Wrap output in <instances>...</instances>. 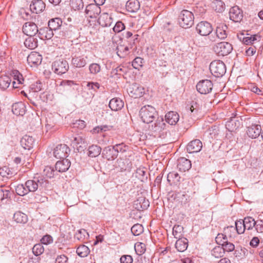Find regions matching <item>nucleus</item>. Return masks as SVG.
<instances>
[{
    "mask_svg": "<svg viewBox=\"0 0 263 263\" xmlns=\"http://www.w3.org/2000/svg\"><path fill=\"white\" fill-rule=\"evenodd\" d=\"M48 184V181L43 176H35L33 180H27L25 185L28 193L29 192H34L36 191L39 187H46Z\"/></svg>",
    "mask_w": 263,
    "mask_h": 263,
    "instance_id": "1",
    "label": "nucleus"
},
{
    "mask_svg": "<svg viewBox=\"0 0 263 263\" xmlns=\"http://www.w3.org/2000/svg\"><path fill=\"white\" fill-rule=\"evenodd\" d=\"M142 121L145 123H152L157 115L155 108L151 105L143 106L139 112Z\"/></svg>",
    "mask_w": 263,
    "mask_h": 263,
    "instance_id": "2",
    "label": "nucleus"
},
{
    "mask_svg": "<svg viewBox=\"0 0 263 263\" xmlns=\"http://www.w3.org/2000/svg\"><path fill=\"white\" fill-rule=\"evenodd\" d=\"M194 19V14L191 11L183 10L179 15L178 22L181 27L188 28L193 25Z\"/></svg>",
    "mask_w": 263,
    "mask_h": 263,
    "instance_id": "3",
    "label": "nucleus"
},
{
    "mask_svg": "<svg viewBox=\"0 0 263 263\" xmlns=\"http://www.w3.org/2000/svg\"><path fill=\"white\" fill-rule=\"evenodd\" d=\"M210 70L214 76L219 78L222 77L225 74L226 66L222 61L215 60L211 63Z\"/></svg>",
    "mask_w": 263,
    "mask_h": 263,
    "instance_id": "4",
    "label": "nucleus"
},
{
    "mask_svg": "<svg viewBox=\"0 0 263 263\" xmlns=\"http://www.w3.org/2000/svg\"><path fill=\"white\" fill-rule=\"evenodd\" d=\"M232 45L226 42H222L215 45L213 50L219 56H225L229 54L232 50Z\"/></svg>",
    "mask_w": 263,
    "mask_h": 263,
    "instance_id": "5",
    "label": "nucleus"
},
{
    "mask_svg": "<svg viewBox=\"0 0 263 263\" xmlns=\"http://www.w3.org/2000/svg\"><path fill=\"white\" fill-rule=\"evenodd\" d=\"M68 69V63L64 60H56L52 64V70L58 74L66 73Z\"/></svg>",
    "mask_w": 263,
    "mask_h": 263,
    "instance_id": "6",
    "label": "nucleus"
},
{
    "mask_svg": "<svg viewBox=\"0 0 263 263\" xmlns=\"http://www.w3.org/2000/svg\"><path fill=\"white\" fill-rule=\"evenodd\" d=\"M213 83L209 80L200 81L196 85L197 91L201 94L206 95L211 92L213 89Z\"/></svg>",
    "mask_w": 263,
    "mask_h": 263,
    "instance_id": "7",
    "label": "nucleus"
},
{
    "mask_svg": "<svg viewBox=\"0 0 263 263\" xmlns=\"http://www.w3.org/2000/svg\"><path fill=\"white\" fill-rule=\"evenodd\" d=\"M70 152L69 147L65 144H58L53 150V155L57 159L66 158Z\"/></svg>",
    "mask_w": 263,
    "mask_h": 263,
    "instance_id": "8",
    "label": "nucleus"
},
{
    "mask_svg": "<svg viewBox=\"0 0 263 263\" xmlns=\"http://www.w3.org/2000/svg\"><path fill=\"white\" fill-rule=\"evenodd\" d=\"M213 30V28L212 25L206 21L199 22L196 27L197 32L202 36L209 35L212 32Z\"/></svg>",
    "mask_w": 263,
    "mask_h": 263,
    "instance_id": "9",
    "label": "nucleus"
},
{
    "mask_svg": "<svg viewBox=\"0 0 263 263\" xmlns=\"http://www.w3.org/2000/svg\"><path fill=\"white\" fill-rule=\"evenodd\" d=\"M127 91L130 96L134 98L141 97L144 93V89L143 87L139 84L134 83L132 84L128 88Z\"/></svg>",
    "mask_w": 263,
    "mask_h": 263,
    "instance_id": "10",
    "label": "nucleus"
},
{
    "mask_svg": "<svg viewBox=\"0 0 263 263\" xmlns=\"http://www.w3.org/2000/svg\"><path fill=\"white\" fill-rule=\"evenodd\" d=\"M22 30L23 33L28 36H34L39 32V29L34 23L27 22L23 25Z\"/></svg>",
    "mask_w": 263,
    "mask_h": 263,
    "instance_id": "11",
    "label": "nucleus"
},
{
    "mask_svg": "<svg viewBox=\"0 0 263 263\" xmlns=\"http://www.w3.org/2000/svg\"><path fill=\"white\" fill-rule=\"evenodd\" d=\"M85 12L88 17L96 18L101 13V8L100 6L96 4H91L87 6Z\"/></svg>",
    "mask_w": 263,
    "mask_h": 263,
    "instance_id": "12",
    "label": "nucleus"
},
{
    "mask_svg": "<svg viewBox=\"0 0 263 263\" xmlns=\"http://www.w3.org/2000/svg\"><path fill=\"white\" fill-rule=\"evenodd\" d=\"M202 147V143L199 139L192 140L186 146V151L189 153H198Z\"/></svg>",
    "mask_w": 263,
    "mask_h": 263,
    "instance_id": "13",
    "label": "nucleus"
},
{
    "mask_svg": "<svg viewBox=\"0 0 263 263\" xmlns=\"http://www.w3.org/2000/svg\"><path fill=\"white\" fill-rule=\"evenodd\" d=\"M229 16L231 20L235 22H240L243 17L242 11L238 6L232 7L229 11Z\"/></svg>",
    "mask_w": 263,
    "mask_h": 263,
    "instance_id": "14",
    "label": "nucleus"
},
{
    "mask_svg": "<svg viewBox=\"0 0 263 263\" xmlns=\"http://www.w3.org/2000/svg\"><path fill=\"white\" fill-rule=\"evenodd\" d=\"M166 124H165L163 118L162 117H158L155 122L149 126L150 130L154 132L159 133L166 128Z\"/></svg>",
    "mask_w": 263,
    "mask_h": 263,
    "instance_id": "15",
    "label": "nucleus"
},
{
    "mask_svg": "<svg viewBox=\"0 0 263 263\" xmlns=\"http://www.w3.org/2000/svg\"><path fill=\"white\" fill-rule=\"evenodd\" d=\"M87 56H76L72 57L71 61V65L76 68H83L87 64Z\"/></svg>",
    "mask_w": 263,
    "mask_h": 263,
    "instance_id": "16",
    "label": "nucleus"
},
{
    "mask_svg": "<svg viewBox=\"0 0 263 263\" xmlns=\"http://www.w3.org/2000/svg\"><path fill=\"white\" fill-rule=\"evenodd\" d=\"M247 128V134L250 138L255 139L261 134V127L260 125L252 124Z\"/></svg>",
    "mask_w": 263,
    "mask_h": 263,
    "instance_id": "17",
    "label": "nucleus"
},
{
    "mask_svg": "<svg viewBox=\"0 0 263 263\" xmlns=\"http://www.w3.org/2000/svg\"><path fill=\"white\" fill-rule=\"evenodd\" d=\"M45 6L42 0H33L30 5V9L33 13H40L44 11Z\"/></svg>",
    "mask_w": 263,
    "mask_h": 263,
    "instance_id": "18",
    "label": "nucleus"
},
{
    "mask_svg": "<svg viewBox=\"0 0 263 263\" xmlns=\"http://www.w3.org/2000/svg\"><path fill=\"white\" fill-rule=\"evenodd\" d=\"M70 164V161L68 159L64 158L62 160L57 161L54 168L57 172H65L69 169Z\"/></svg>",
    "mask_w": 263,
    "mask_h": 263,
    "instance_id": "19",
    "label": "nucleus"
},
{
    "mask_svg": "<svg viewBox=\"0 0 263 263\" xmlns=\"http://www.w3.org/2000/svg\"><path fill=\"white\" fill-rule=\"evenodd\" d=\"M42 60V55L36 52H32L27 57V62L31 66L40 64Z\"/></svg>",
    "mask_w": 263,
    "mask_h": 263,
    "instance_id": "20",
    "label": "nucleus"
},
{
    "mask_svg": "<svg viewBox=\"0 0 263 263\" xmlns=\"http://www.w3.org/2000/svg\"><path fill=\"white\" fill-rule=\"evenodd\" d=\"M102 154L103 157L108 160H113L118 157L117 152L112 146H108L104 148Z\"/></svg>",
    "mask_w": 263,
    "mask_h": 263,
    "instance_id": "21",
    "label": "nucleus"
},
{
    "mask_svg": "<svg viewBox=\"0 0 263 263\" xmlns=\"http://www.w3.org/2000/svg\"><path fill=\"white\" fill-rule=\"evenodd\" d=\"M238 37L243 44L246 45L253 44L254 43L255 41H259L261 39V36L257 34L251 35L247 34L246 36H245L243 34H241L238 36Z\"/></svg>",
    "mask_w": 263,
    "mask_h": 263,
    "instance_id": "22",
    "label": "nucleus"
},
{
    "mask_svg": "<svg viewBox=\"0 0 263 263\" xmlns=\"http://www.w3.org/2000/svg\"><path fill=\"white\" fill-rule=\"evenodd\" d=\"M20 142L24 149L29 150L33 147L34 140L31 136L25 135L21 140Z\"/></svg>",
    "mask_w": 263,
    "mask_h": 263,
    "instance_id": "23",
    "label": "nucleus"
},
{
    "mask_svg": "<svg viewBox=\"0 0 263 263\" xmlns=\"http://www.w3.org/2000/svg\"><path fill=\"white\" fill-rule=\"evenodd\" d=\"M191 162L189 160L184 157H181L178 160L177 167L181 172L188 171L191 167Z\"/></svg>",
    "mask_w": 263,
    "mask_h": 263,
    "instance_id": "24",
    "label": "nucleus"
},
{
    "mask_svg": "<svg viewBox=\"0 0 263 263\" xmlns=\"http://www.w3.org/2000/svg\"><path fill=\"white\" fill-rule=\"evenodd\" d=\"M38 36L42 40H49L53 37V32L49 27H44L39 29Z\"/></svg>",
    "mask_w": 263,
    "mask_h": 263,
    "instance_id": "25",
    "label": "nucleus"
},
{
    "mask_svg": "<svg viewBox=\"0 0 263 263\" xmlns=\"http://www.w3.org/2000/svg\"><path fill=\"white\" fill-rule=\"evenodd\" d=\"M124 103L120 98H115L111 99L109 103V107L112 110L117 111L122 108Z\"/></svg>",
    "mask_w": 263,
    "mask_h": 263,
    "instance_id": "26",
    "label": "nucleus"
},
{
    "mask_svg": "<svg viewBox=\"0 0 263 263\" xmlns=\"http://www.w3.org/2000/svg\"><path fill=\"white\" fill-rule=\"evenodd\" d=\"M99 24L103 27H109L112 24V18L108 13H103L99 18Z\"/></svg>",
    "mask_w": 263,
    "mask_h": 263,
    "instance_id": "27",
    "label": "nucleus"
},
{
    "mask_svg": "<svg viewBox=\"0 0 263 263\" xmlns=\"http://www.w3.org/2000/svg\"><path fill=\"white\" fill-rule=\"evenodd\" d=\"M165 121L170 125H175L179 121V115L174 111L167 112L165 116Z\"/></svg>",
    "mask_w": 263,
    "mask_h": 263,
    "instance_id": "28",
    "label": "nucleus"
},
{
    "mask_svg": "<svg viewBox=\"0 0 263 263\" xmlns=\"http://www.w3.org/2000/svg\"><path fill=\"white\" fill-rule=\"evenodd\" d=\"M228 29V27L226 24H219L217 27L216 30V33L217 36L221 39L223 40L226 39L227 36V30Z\"/></svg>",
    "mask_w": 263,
    "mask_h": 263,
    "instance_id": "29",
    "label": "nucleus"
},
{
    "mask_svg": "<svg viewBox=\"0 0 263 263\" xmlns=\"http://www.w3.org/2000/svg\"><path fill=\"white\" fill-rule=\"evenodd\" d=\"M12 111L16 116H23L25 112V105L22 102L14 103L12 106Z\"/></svg>",
    "mask_w": 263,
    "mask_h": 263,
    "instance_id": "30",
    "label": "nucleus"
},
{
    "mask_svg": "<svg viewBox=\"0 0 263 263\" xmlns=\"http://www.w3.org/2000/svg\"><path fill=\"white\" fill-rule=\"evenodd\" d=\"M188 247V240L184 238H178L175 243V247L179 252H184Z\"/></svg>",
    "mask_w": 263,
    "mask_h": 263,
    "instance_id": "31",
    "label": "nucleus"
},
{
    "mask_svg": "<svg viewBox=\"0 0 263 263\" xmlns=\"http://www.w3.org/2000/svg\"><path fill=\"white\" fill-rule=\"evenodd\" d=\"M140 3L138 0H129L126 5V8L128 11L135 12L140 8Z\"/></svg>",
    "mask_w": 263,
    "mask_h": 263,
    "instance_id": "32",
    "label": "nucleus"
},
{
    "mask_svg": "<svg viewBox=\"0 0 263 263\" xmlns=\"http://www.w3.org/2000/svg\"><path fill=\"white\" fill-rule=\"evenodd\" d=\"M37 39L35 38L34 36H29V37L25 40L24 45L29 49H33L37 47Z\"/></svg>",
    "mask_w": 263,
    "mask_h": 263,
    "instance_id": "33",
    "label": "nucleus"
},
{
    "mask_svg": "<svg viewBox=\"0 0 263 263\" xmlns=\"http://www.w3.org/2000/svg\"><path fill=\"white\" fill-rule=\"evenodd\" d=\"M13 218L17 223H26L28 221L27 215L20 211L15 212Z\"/></svg>",
    "mask_w": 263,
    "mask_h": 263,
    "instance_id": "34",
    "label": "nucleus"
},
{
    "mask_svg": "<svg viewBox=\"0 0 263 263\" xmlns=\"http://www.w3.org/2000/svg\"><path fill=\"white\" fill-rule=\"evenodd\" d=\"M14 81L12 82V85L14 88H18L17 85L22 84L24 81L23 76L17 70L13 72Z\"/></svg>",
    "mask_w": 263,
    "mask_h": 263,
    "instance_id": "35",
    "label": "nucleus"
},
{
    "mask_svg": "<svg viewBox=\"0 0 263 263\" xmlns=\"http://www.w3.org/2000/svg\"><path fill=\"white\" fill-rule=\"evenodd\" d=\"M180 177L179 174L175 172H172L167 174V180L170 184H177L180 182Z\"/></svg>",
    "mask_w": 263,
    "mask_h": 263,
    "instance_id": "36",
    "label": "nucleus"
},
{
    "mask_svg": "<svg viewBox=\"0 0 263 263\" xmlns=\"http://www.w3.org/2000/svg\"><path fill=\"white\" fill-rule=\"evenodd\" d=\"M62 24V21L60 18L57 17L51 19L48 22V27L52 31L58 29Z\"/></svg>",
    "mask_w": 263,
    "mask_h": 263,
    "instance_id": "37",
    "label": "nucleus"
},
{
    "mask_svg": "<svg viewBox=\"0 0 263 263\" xmlns=\"http://www.w3.org/2000/svg\"><path fill=\"white\" fill-rule=\"evenodd\" d=\"M101 148L97 145H92L88 147V155L91 157L98 156L101 152Z\"/></svg>",
    "mask_w": 263,
    "mask_h": 263,
    "instance_id": "38",
    "label": "nucleus"
},
{
    "mask_svg": "<svg viewBox=\"0 0 263 263\" xmlns=\"http://www.w3.org/2000/svg\"><path fill=\"white\" fill-rule=\"evenodd\" d=\"M129 48L123 45H120L117 46L116 48L117 54L120 58H124L128 54Z\"/></svg>",
    "mask_w": 263,
    "mask_h": 263,
    "instance_id": "39",
    "label": "nucleus"
},
{
    "mask_svg": "<svg viewBox=\"0 0 263 263\" xmlns=\"http://www.w3.org/2000/svg\"><path fill=\"white\" fill-rule=\"evenodd\" d=\"M73 142L74 144L77 145V150L79 152H81L83 151L86 146L84 139H83L81 137H74L73 140Z\"/></svg>",
    "mask_w": 263,
    "mask_h": 263,
    "instance_id": "40",
    "label": "nucleus"
},
{
    "mask_svg": "<svg viewBox=\"0 0 263 263\" xmlns=\"http://www.w3.org/2000/svg\"><path fill=\"white\" fill-rule=\"evenodd\" d=\"M213 8L217 12H222L225 9V4L221 0H215L213 3Z\"/></svg>",
    "mask_w": 263,
    "mask_h": 263,
    "instance_id": "41",
    "label": "nucleus"
},
{
    "mask_svg": "<svg viewBox=\"0 0 263 263\" xmlns=\"http://www.w3.org/2000/svg\"><path fill=\"white\" fill-rule=\"evenodd\" d=\"M76 252L79 256L84 257H86L89 254L90 250L87 246L83 245L80 246L77 248Z\"/></svg>",
    "mask_w": 263,
    "mask_h": 263,
    "instance_id": "42",
    "label": "nucleus"
},
{
    "mask_svg": "<svg viewBox=\"0 0 263 263\" xmlns=\"http://www.w3.org/2000/svg\"><path fill=\"white\" fill-rule=\"evenodd\" d=\"M243 221L245 224V228L247 230H250L255 227L256 221L251 217H247L244 218Z\"/></svg>",
    "mask_w": 263,
    "mask_h": 263,
    "instance_id": "43",
    "label": "nucleus"
},
{
    "mask_svg": "<svg viewBox=\"0 0 263 263\" xmlns=\"http://www.w3.org/2000/svg\"><path fill=\"white\" fill-rule=\"evenodd\" d=\"M55 169L51 166H46L45 167L43 170V175L46 176L48 178H53L55 175L56 173Z\"/></svg>",
    "mask_w": 263,
    "mask_h": 263,
    "instance_id": "44",
    "label": "nucleus"
},
{
    "mask_svg": "<svg viewBox=\"0 0 263 263\" xmlns=\"http://www.w3.org/2000/svg\"><path fill=\"white\" fill-rule=\"evenodd\" d=\"M11 82L10 78L8 76H4L0 78V87L2 89H7Z\"/></svg>",
    "mask_w": 263,
    "mask_h": 263,
    "instance_id": "45",
    "label": "nucleus"
},
{
    "mask_svg": "<svg viewBox=\"0 0 263 263\" xmlns=\"http://www.w3.org/2000/svg\"><path fill=\"white\" fill-rule=\"evenodd\" d=\"M183 228L180 225H175L173 228V234L176 238H181Z\"/></svg>",
    "mask_w": 263,
    "mask_h": 263,
    "instance_id": "46",
    "label": "nucleus"
},
{
    "mask_svg": "<svg viewBox=\"0 0 263 263\" xmlns=\"http://www.w3.org/2000/svg\"><path fill=\"white\" fill-rule=\"evenodd\" d=\"M70 5L71 8L74 10H80L84 7L82 0H71Z\"/></svg>",
    "mask_w": 263,
    "mask_h": 263,
    "instance_id": "47",
    "label": "nucleus"
},
{
    "mask_svg": "<svg viewBox=\"0 0 263 263\" xmlns=\"http://www.w3.org/2000/svg\"><path fill=\"white\" fill-rule=\"evenodd\" d=\"M224 252L222 249L221 246H217L215 247L212 250V255L216 258H219L223 256Z\"/></svg>",
    "mask_w": 263,
    "mask_h": 263,
    "instance_id": "48",
    "label": "nucleus"
},
{
    "mask_svg": "<svg viewBox=\"0 0 263 263\" xmlns=\"http://www.w3.org/2000/svg\"><path fill=\"white\" fill-rule=\"evenodd\" d=\"M131 232L135 236H138L143 232V227L142 224H135L132 227Z\"/></svg>",
    "mask_w": 263,
    "mask_h": 263,
    "instance_id": "49",
    "label": "nucleus"
},
{
    "mask_svg": "<svg viewBox=\"0 0 263 263\" xmlns=\"http://www.w3.org/2000/svg\"><path fill=\"white\" fill-rule=\"evenodd\" d=\"M135 249L137 254L140 255L146 251V246L142 242H137L135 245Z\"/></svg>",
    "mask_w": 263,
    "mask_h": 263,
    "instance_id": "50",
    "label": "nucleus"
},
{
    "mask_svg": "<svg viewBox=\"0 0 263 263\" xmlns=\"http://www.w3.org/2000/svg\"><path fill=\"white\" fill-rule=\"evenodd\" d=\"M235 229L239 234H243L246 229L243 220H237L235 222Z\"/></svg>",
    "mask_w": 263,
    "mask_h": 263,
    "instance_id": "51",
    "label": "nucleus"
},
{
    "mask_svg": "<svg viewBox=\"0 0 263 263\" xmlns=\"http://www.w3.org/2000/svg\"><path fill=\"white\" fill-rule=\"evenodd\" d=\"M226 125L229 130L232 132L236 129L239 126V123L238 122L237 125L235 120L231 119L227 122Z\"/></svg>",
    "mask_w": 263,
    "mask_h": 263,
    "instance_id": "52",
    "label": "nucleus"
},
{
    "mask_svg": "<svg viewBox=\"0 0 263 263\" xmlns=\"http://www.w3.org/2000/svg\"><path fill=\"white\" fill-rule=\"evenodd\" d=\"M16 193L20 196H24L28 194L25 184H21L17 185L15 187Z\"/></svg>",
    "mask_w": 263,
    "mask_h": 263,
    "instance_id": "53",
    "label": "nucleus"
},
{
    "mask_svg": "<svg viewBox=\"0 0 263 263\" xmlns=\"http://www.w3.org/2000/svg\"><path fill=\"white\" fill-rule=\"evenodd\" d=\"M89 70L91 74H96L101 71V66L97 63H92L89 66Z\"/></svg>",
    "mask_w": 263,
    "mask_h": 263,
    "instance_id": "54",
    "label": "nucleus"
},
{
    "mask_svg": "<svg viewBox=\"0 0 263 263\" xmlns=\"http://www.w3.org/2000/svg\"><path fill=\"white\" fill-rule=\"evenodd\" d=\"M228 239V238L226 235L219 233L216 237L215 241L217 244L221 246L224 243L227 242Z\"/></svg>",
    "mask_w": 263,
    "mask_h": 263,
    "instance_id": "55",
    "label": "nucleus"
},
{
    "mask_svg": "<svg viewBox=\"0 0 263 263\" xmlns=\"http://www.w3.org/2000/svg\"><path fill=\"white\" fill-rule=\"evenodd\" d=\"M128 161L126 159H118L117 166L120 168L121 171H125L128 167Z\"/></svg>",
    "mask_w": 263,
    "mask_h": 263,
    "instance_id": "56",
    "label": "nucleus"
},
{
    "mask_svg": "<svg viewBox=\"0 0 263 263\" xmlns=\"http://www.w3.org/2000/svg\"><path fill=\"white\" fill-rule=\"evenodd\" d=\"M44 248L41 244H36L32 248V252L36 256L42 254L44 252Z\"/></svg>",
    "mask_w": 263,
    "mask_h": 263,
    "instance_id": "57",
    "label": "nucleus"
},
{
    "mask_svg": "<svg viewBox=\"0 0 263 263\" xmlns=\"http://www.w3.org/2000/svg\"><path fill=\"white\" fill-rule=\"evenodd\" d=\"M221 247H222L224 252L226 251L228 252L233 251L235 249V246L233 243L229 242L228 239L227 242H226L221 246Z\"/></svg>",
    "mask_w": 263,
    "mask_h": 263,
    "instance_id": "58",
    "label": "nucleus"
},
{
    "mask_svg": "<svg viewBox=\"0 0 263 263\" xmlns=\"http://www.w3.org/2000/svg\"><path fill=\"white\" fill-rule=\"evenodd\" d=\"M125 29V26L124 24L120 22H117L114 27L112 28V30L115 33H119Z\"/></svg>",
    "mask_w": 263,
    "mask_h": 263,
    "instance_id": "59",
    "label": "nucleus"
},
{
    "mask_svg": "<svg viewBox=\"0 0 263 263\" xmlns=\"http://www.w3.org/2000/svg\"><path fill=\"white\" fill-rule=\"evenodd\" d=\"M143 59L140 57H136L132 62L133 67L136 69L142 66Z\"/></svg>",
    "mask_w": 263,
    "mask_h": 263,
    "instance_id": "60",
    "label": "nucleus"
},
{
    "mask_svg": "<svg viewBox=\"0 0 263 263\" xmlns=\"http://www.w3.org/2000/svg\"><path fill=\"white\" fill-rule=\"evenodd\" d=\"M115 149L117 154L118 155V153L119 152H126L127 148V146L124 145L123 143L120 144H116L114 146H112Z\"/></svg>",
    "mask_w": 263,
    "mask_h": 263,
    "instance_id": "61",
    "label": "nucleus"
},
{
    "mask_svg": "<svg viewBox=\"0 0 263 263\" xmlns=\"http://www.w3.org/2000/svg\"><path fill=\"white\" fill-rule=\"evenodd\" d=\"M88 235L86 231L84 229H81L78 231L75 235V238L78 240H83L85 237V235Z\"/></svg>",
    "mask_w": 263,
    "mask_h": 263,
    "instance_id": "62",
    "label": "nucleus"
},
{
    "mask_svg": "<svg viewBox=\"0 0 263 263\" xmlns=\"http://www.w3.org/2000/svg\"><path fill=\"white\" fill-rule=\"evenodd\" d=\"M133 261V257L130 255H122L120 258L121 263H132Z\"/></svg>",
    "mask_w": 263,
    "mask_h": 263,
    "instance_id": "63",
    "label": "nucleus"
},
{
    "mask_svg": "<svg viewBox=\"0 0 263 263\" xmlns=\"http://www.w3.org/2000/svg\"><path fill=\"white\" fill-rule=\"evenodd\" d=\"M255 229L258 233L263 232V220H258L256 221Z\"/></svg>",
    "mask_w": 263,
    "mask_h": 263,
    "instance_id": "64",
    "label": "nucleus"
}]
</instances>
